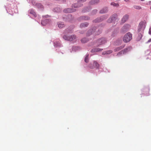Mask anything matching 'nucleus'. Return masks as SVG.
<instances>
[{"label": "nucleus", "mask_w": 151, "mask_h": 151, "mask_svg": "<svg viewBox=\"0 0 151 151\" xmlns=\"http://www.w3.org/2000/svg\"><path fill=\"white\" fill-rule=\"evenodd\" d=\"M130 26L128 24H125L122 28V32H127L130 28Z\"/></svg>", "instance_id": "0eeeda50"}, {"label": "nucleus", "mask_w": 151, "mask_h": 151, "mask_svg": "<svg viewBox=\"0 0 151 151\" xmlns=\"http://www.w3.org/2000/svg\"><path fill=\"white\" fill-rule=\"evenodd\" d=\"M54 44V46L56 47L60 46V42L59 41H55Z\"/></svg>", "instance_id": "a211bd4d"}, {"label": "nucleus", "mask_w": 151, "mask_h": 151, "mask_svg": "<svg viewBox=\"0 0 151 151\" xmlns=\"http://www.w3.org/2000/svg\"><path fill=\"white\" fill-rule=\"evenodd\" d=\"M106 42V40L105 38H102L99 39L97 41L98 42L99 44V45L104 44Z\"/></svg>", "instance_id": "1a4fd4ad"}, {"label": "nucleus", "mask_w": 151, "mask_h": 151, "mask_svg": "<svg viewBox=\"0 0 151 151\" xmlns=\"http://www.w3.org/2000/svg\"><path fill=\"white\" fill-rule=\"evenodd\" d=\"M141 1H143L144 0H141Z\"/></svg>", "instance_id": "f704fd0d"}, {"label": "nucleus", "mask_w": 151, "mask_h": 151, "mask_svg": "<svg viewBox=\"0 0 151 151\" xmlns=\"http://www.w3.org/2000/svg\"><path fill=\"white\" fill-rule=\"evenodd\" d=\"M96 27H93L92 29L89 30L87 32V35L88 36H89L95 33V35H99V34L101 32V30L100 31V32L99 31L96 32L95 30L96 29Z\"/></svg>", "instance_id": "f03ea898"}, {"label": "nucleus", "mask_w": 151, "mask_h": 151, "mask_svg": "<svg viewBox=\"0 0 151 151\" xmlns=\"http://www.w3.org/2000/svg\"><path fill=\"white\" fill-rule=\"evenodd\" d=\"M87 9H86L85 10H83V12H87V11H89V10L90 9H88V8H87Z\"/></svg>", "instance_id": "c756f323"}, {"label": "nucleus", "mask_w": 151, "mask_h": 151, "mask_svg": "<svg viewBox=\"0 0 151 151\" xmlns=\"http://www.w3.org/2000/svg\"><path fill=\"white\" fill-rule=\"evenodd\" d=\"M132 49V47H128L127 48L125 49L124 50H122L118 52L117 54V55H119L124 54L127 53V52L130 51Z\"/></svg>", "instance_id": "39448f33"}, {"label": "nucleus", "mask_w": 151, "mask_h": 151, "mask_svg": "<svg viewBox=\"0 0 151 151\" xmlns=\"http://www.w3.org/2000/svg\"><path fill=\"white\" fill-rule=\"evenodd\" d=\"M99 2V0H92L90 2V5H94L98 3Z\"/></svg>", "instance_id": "f8f14e48"}, {"label": "nucleus", "mask_w": 151, "mask_h": 151, "mask_svg": "<svg viewBox=\"0 0 151 151\" xmlns=\"http://www.w3.org/2000/svg\"><path fill=\"white\" fill-rule=\"evenodd\" d=\"M125 45H124L121 46L120 47H117L116 48L114 49V51H118L121 50V49H122V48H124V47H125Z\"/></svg>", "instance_id": "dca6fc26"}, {"label": "nucleus", "mask_w": 151, "mask_h": 151, "mask_svg": "<svg viewBox=\"0 0 151 151\" xmlns=\"http://www.w3.org/2000/svg\"><path fill=\"white\" fill-rule=\"evenodd\" d=\"M81 6V5H77L76 4H74V6H74V8H76V7H79Z\"/></svg>", "instance_id": "cd10ccee"}, {"label": "nucleus", "mask_w": 151, "mask_h": 151, "mask_svg": "<svg viewBox=\"0 0 151 151\" xmlns=\"http://www.w3.org/2000/svg\"><path fill=\"white\" fill-rule=\"evenodd\" d=\"M88 25V24L86 22L85 23H83L81 24L80 27H81L82 28L85 27H87Z\"/></svg>", "instance_id": "f3484780"}, {"label": "nucleus", "mask_w": 151, "mask_h": 151, "mask_svg": "<svg viewBox=\"0 0 151 151\" xmlns=\"http://www.w3.org/2000/svg\"><path fill=\"white\" fill-rule=\"evenodd\" d=\"M103 50L102 49H100L99 48H94L91 50V52H99Z\"/></svg>", "instance_id": "ddd939ff"}, {"label": "nucleus", "mask_w": 151, "mask_h": 151, "mask_svg": "<svg viewBox=\"0 0 151 151\" xmlns=\"http://www.w3.org/2000/svg\"><path fill=\"white\" fill-rule=\"evenodd\" d=\"M47 19H46V21H47Z\"/></svg>", "instance_id": "c9c22d12"}, {"label": "nucleus", "mask_w": 151, "mask_h": 151, "mask_svg": "<svg viewBox=\"0 0 151 151\" xmlns=\"http://www.w3.org/2000/svg\"><path fill=\"white\" fill-rule=\"evenodd\" d=\"M145 28V26L143 22H141L138 26V31L139 32H142Z\"/></svg>", "instance_id": "20e7f679"}, {"label": "nucleus", "mask_w": 151, "mask_h": 151, "mask_svg": "<svg viewBox=\"0 0 151 151\" xmlns=\"http://www.w3.org/2000/svg\"><path fill=\"white\" fill-rule=\"evenodd\" d=\"M86 1V0H79V1H78V3L77 4H78V3H79L81 1L82 2H84L85 1Z\"/></svg>", "instance_id": "c85d7f7f"}, {"label": "nucleus", "mask_w": 151, "mask_h": 151, "mask_svg": "<svg viewBox=\"0 0 151 151\" xmlns=\"http://www.w3.org/2000/svg\"><path fill=\"white\" fill-rule=\"evenodd\" d=\"M82 19H85V20H88L89 19V17H85V16L82 17Z\"/></svg>", "instance_id": "a878e982"}, {"label": "nucleus", "mask_w": 151, "mask_h": 151, "mask_svg": "<svg viewBox=\"0 0 151 151\" xmlns=\"http://www.w3.org/2000/svg\"><path fill=\"white\" fill-rule=\"evenodd\" d=\"M29 13L33 15L35 17H36V14L35 12L34 11L33 9H31L29 11Z\"/></svg>", "instance_id": "6ab92c4d"}, {"label": "nucleus", "mask_w": 151, "mask_h": 151, "mask_svg": "<svg viewBox=\"0 0 151 151\" xmlns=\"http://www.w3.org/2000/svg\"><path fill=\"white\" fill-rule=\"evenodd\" d=\"M97 12V10L96 9H95L93 10V12H94V13L96 12Z\"/></svg>", "instance_id": "7c9ffc66"}, {"label": "nucleus", "mask_w": 151, "mask_h": 151, "mask_svg": "<svg viewBox=\"0 0 151 151\" xmlns=\"http://www.w3.org/2000/svg\"><path fill=\"white\" fill-rule=\"evenodd\" d=\"M151 42V39H150L147 41V43L150 42Z\"/></svg>", "instance_id": "2f4dec72"}, {"label": "nucleus", "mask_w": 151, "mask_h": 151, "mask_svg": "<svg viewBox=\"0 0 151 151\" xmlns=\"http://www.w3.org/2000/svg\"><path fill=\"white\" fill-rule=\"evenodd\" d=\"M41 24L43 25H45L46 24V23H45V21H41Z\"/></svg>", "instance_id": "bb28decb"}, {"label": "nucleus", "mask_w": 151, "mask_h": 151, "mask_svg": "<svg viewBox=\"0 0 151 151\" xmlns=\"http://www.w3.org/2000/svg\"><path fill=\"white\" fill-rule=\"evenodd\" d=\"M129 16L128 15L126 14L122 18L121 20V23L123 24L128 19Z\"/></svg>", "instance_id": "6e6552de"}, {"label": "nucleus", "mask_w": 151, "mask_h": 151, "mask_svg": "<svg viewBox=\"0 0 151 151\" xmlns=\"http://www.w3.org/2000/svg\"><path fill=\"white\" fill-rule=\"evenodd\" d=\"M114 19L116 20V19H115V17L113 16L108 19V22L109 23H111Z\"/></svg>", "instance_id": "2eb2a0df"}, {"label": "nucleus", "mask_w": 151, "mask_h": 151, "mask_svg": "<svg viewBox=\"0 0 151 151\" xmlns=\"http://www.w3.org/2000/svg\"><path fill=\"white\" fill-rule=\"evenodd\" d=\"M88 40L86 38H83L81 40V41L82 43H85L87 42L88 41Z\"/></svg>", "instance_id": "4be33fe9"}, {"label": "nucleus", "mask_w": 151, "mask_h": 151, "mask_svg": "<svg viewBox=\"0 0 151 151\" xmlns=\"http://www.w3.org/2000/svg\"><path fill=\"white\" fill-rule=\"evenodd\" d=\"M111 5H112L114 6L118 7L119 6V5L118 3H115L114 2H112L111 3Z\"/></svg>", "instance_id": "412c9836"}, {"label": "nucleus", "mask_w": 151, "mask_h": 151, "mask_svg": "<svg viewBox=\"0 0 151 151\" xmlns=\"http://www.w3.org/2000/svg\"><path fill=\"white\" fill-rule=\"evenodd\" d=\"M93 65L92 64H90L89 65V67L91 69H93L95 66L97 68L99 69V64L96 61H94L93 63Z\"/></svg>", "instance_id": "423d86ee"}, {"label": "nucleus", "mask_w": 151, "mask_h": 151, "mask_svg": "<svg viewBox=\"0 0 151 151\" xmlns=\"http://www.w3.org/2000/svg\"><path fill=\"white\" fill-rule=\"evenodd\" d=\"M108 10L107 8H105L104 9H102L100 11V13H106L107 12Z\"/></svg>", "instance_id": "4468645a"}, {"label": "nucleus", "mask_w": 151, "mask_h": 151, "mask_svg": "<svg viewBox=\"0 0 151 151\" xmlns=\"http://www.w3.org/2000/svg\"><path fill=\"white\" fill-rule=\"evenodd\" d=\"M75 10L71 8H68L63 10V12L65 13H70L73 12Z\"/></svg>", "instance_id": "9d476101"}, {"label": "nucleus", "mask_w": 151, "mask_h": 151, "mask_svg": "<svg viewBox=\"0 0 151 151\" xmlns=\"http://www.w3.org/2000/svg\"><path fill=\"white\" fill-rule=\"evenodd\" d=\"M132 39V34L129 32L126 34L123 38V41L125 42H127L130 41Z\"/></svg>", "instance_id": "f257e3e1"}, {"label": "nucleus", "mask_w": 151, "mask_h": 151, "mask_svg": "<svg viewBox=\"0 0 151 151\" xmlns=\"http://www.w3.org/2000/svg\"><path fill=\"white\" fill-rule=\"evenodd\" d=\"M134 7L136 9H142L141 8V6H134Z\"/></svg>", "instance_id": "393cba45"}, {"label": "nucleus", "mask_w": 151, "mask_h": 151, "mask_svg": "<svg viewBox=\"0 0 151 151\" xmlns=\"http://www.w3.org/2000/svg\"><path fill=\"white\" fill-rule=\"evenodd\" d=\"M106 18H107V17L104 18V17H101L100 19H97L94 20L93 22H99L102 21L104 19H106Z\"/></svg>", "instance_id": "9b49d317"}, {"label": "nucleus", "mask_w": 151, "mask_h": 151, "mask_svg": "<svg viewBox=\"0 0 151 151\" xmlns=\"http://www.w3.org/2000/svg\"><path fill=\"white\" fill-rule=\"evenodd\" d=\"M149 34L150 35H151V30H150H150H149Z\"/></svg>", "instance_id": "473e14b6"}, {"label": "nucleus", "mask_w": 151, "mask_h": 151, "mask_svg": "<svg viewBox=\"0 0 151 151\" xmlns=\"http://www.w3.org/2000/svg\"><path fill=\"white\" fill-rule=\"evenodd\" d=\"M88 55H87L85 58V61L86 63H88Z\"/></svg>", "instance_id": "5701e85b"}, {"label": "nucleus", "mask_w": 151, "mask_h": 151, "mask_svg": "<svg viewBox=\"0 0 151 151\" xmlns=\"http://www.w3.org/2000/svg\"><path fill=\"white\" fill-rule=\"evenodd\" d=\"M58 27L60 28H62L64 26V24L62 23H60L58 24Z\"/></svg>", "instance_id": "b1692460"}, {"label": "nucleus", "mask_w": 151, "mask_h": 151, "mask_svg": "<svg viewBox=\"0 0 151 151\" xmlns=\"http://www.w3.org/2000/svg\"><path fill=\"white\" fill-rule=\"evenodd\" d=\"M56 9V8H55V10Z\"/></svg>", "instance_id": "e433bc0d"}, {"label": "nucleus", "mask_w": 151, "mask_h": 151, "mask_svg": "<svg viewBox=\"0 0 151 151\" xmlns=\"http://www.w3.org/2000/svg\"><path fill=\"white\" fill-rule=\"evenodd\" d=\"M63 37L64 40L69 41H72L76 38V36L74 35L69 36L64 35Z\"/></svg>", "instance_id": "7ed1b4c3"}, {"label": "nucleus", "mask_w": 151, "mask_h": 151, "mask_svg": "<svg viewBox=\"0 0 151 151\" xmlns=\"http://www.w3.org/2000/svg\"><path fill=\"white\" fill-rule=\"evenodd\" d=\"M49 16L48 15H46L45 16H43V17H48Z\"/></svg>", "instance_id": "72a5a7b5"}, {"label": "nucleus", "mask_w": 151, "mask_h": 151, "mask_svg": "<svg viewBox=\"0 0 151 151\" xmlns=\"http://www.w3.org/2000/svg\"><path fill=\"white\" fill-rule=\"evenodd\" d=\"M112 52V51L111 50H108L106 52H104L103 53V54L104 55L108 54L111 53Z\"/></svg>", "instance_id": "aec40b11"}]
</instances>
